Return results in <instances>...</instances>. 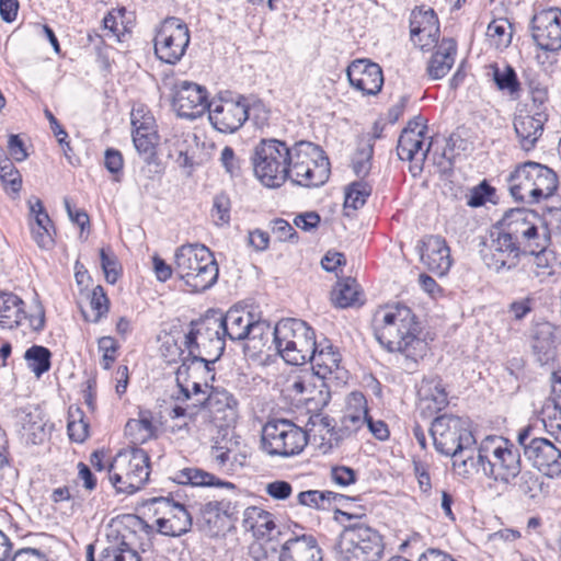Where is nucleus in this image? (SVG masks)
I'll list each match as a JSON object with an SVG mask.
<instances>
[{"label":"nucleus","mask_w":561,"mask_h":561,"mask_svg":"<svg viewBox=\"0 0 561 561\" xmlns=\"http://www.w3.org/2000/svg\"><path fill=\"white\" fill-rule=\"evenodd\" d=\"M374 332L383 348L403 357L405 370H414L428 351L427 342L421 336L422 327L405 305L394 304L377 309Z\"/></svg>","instance_id":"nucleus-1"},{"label":"nucleus","mask_w":561,"mask_h":561,"mask_svg":"<svg viewBox=\"0 0 561 561\" xmlns=\"http://www.w3.org/2000/svg\"><path fill=\"white\" fill-rule=\"evenodd\" d=\"M537 216V213L526 208L510 209L504 214L501 227L491 232L490 243L482 251L489 268L496 272L511 270L517 265L526 248L541 244L543 232L534 229Z\"/></svg>","instance_id":"nucleus-2"},{"label":"nucleus","mask_w":561,"mask_h":561,"mask_svg":"<svg viewBox=\"0 0 561 561\" xmlns=\"http://www.w3.org/2000/svg\"><path fill=\"white\" fill-rule=\"evenodd\" d=\"M185 345L192 356L191 363H183L179 367V379L190 370H205L210 373L209 364L219 359L225 351V334L221 324L211 317L199 322H193L190 332L185 335Z\"/></svg>","instance_id":"nucleus-3"},{"label":"nucleus","mask_w":561,"mask_h":561,"mask_svg":"<svg viewBox=\"0 0 561 561\" xmlns=\"http://www.w3.org/2000/svg\"><path fill=\"white\" fill-rule=\"evenodd\" d=\"M218 265L208 248L203 244H184L174 254V273L193 291L210 288L218 278Z\"/></svg>","instance_id":"nucleus-4"},{"label":"nucleus","mask_w":561,"mask_h":561,"mask_svg":"<svg viewBox=\"0 0 561 561\" xmlns=\"http://www.w3.org/2000/svg\"><path fill=\"white\" fill-rule=\"evenodd\" d=\"M557 187L558 176L554 171L533 161L516 167L508 178L511 195L525 204H537L549 198Z\"/></svg>","instance_id":"nucleus-5"},{"label":"nucleus","mask_w":561,"mask_h":561,"mask_svg":"<svg viewBox=\"0 0 561 561\" xmlns=\"http://www.w3.org/2000/svg\"><path fill=\"white\" fill-rule=\"evenodd\" d=\"M293 146L277 138H262L253 148L252 165L256 179L268 188L287 181Z\"/></svg>","instance_id":"nucleus-6"},{"label":"nucleus","mask_w":561,"mask_h":561,"mask_svg":"<svg viewBox=\"0 0 561 561\" xmlns=\"http://www.w3.org/2000/svg\"><path fill=\"white\" fill-rule=\"evenodd\" d=\"M274 343L278 354L290 365H304L308 362L316 345V334L307 322L299 319H283L273 330Z\"/></svg>","instance_id":"nucleus-7"},{"label":"nucleus","mask_w":561,"mask_h":561,"mask_svg":"<svg viewBox=\"0 0 561 561\" xmlns=\"http://www.w3.org/2000/svg\"><path fill=\"white\" fill-rule=\"evenodd\" d=\"M149 456L137 447L121 450L108 463V480L119 493L134 494L149 479Z\"/></svg>","instance_id":"nucleus-8"},{"label":"nucleus","mask_w":561,"mask_h":561,"mask_svg":"<svg viewBox=\"0 0 561 561\" xmlns=\"http://www.w3.org/2000/svg\"><path fill=\"white\" fill-rule=\"evenodd\" d=\"M288 163L287 180L297 185L319 186L329 178V160L323 157L320 147L312 142H295Z\"/></svg>","instance_id":"nucleus-9"},{"label":"nucleus","mask_w":561,"mask_h":561,"mask_svg":"<svg viewBox=\"0 0 561 561\" xmlns=\"http://www.w3.org/2000/svg\"><path fill=\"white\" fill-rule=\"evenodd\" d=\"M382 550L379 533L362 523L346 526L336 545L340 561H378Z\"/></svg>","instance_id":"nucleus-10"},{"label":"nucleus","mask_w":561,"mask_h":561,"mask_svg":"<svg viewBox=\"0 0 561 561\" xmlns=\"http://www.w3.org/2000/svg\"><path fill=\"white\" fill-rule=\"evenodd\" d=\"M482 451L488 455V478L510 484L522 472V457L517 446L502 436H488L482 440Z\"/></svg>","instance_id":"nucleus-11"},{"label":"nucleus","mask_w":561,"mask_h":561,"mask_svg":"<svg viewBox=\"0 0 561 561\" xmlns=\"http://www.w3.org/2000/svg\"><path fill=\"white\" fill-rule=\"evenodd\" d=\"M435 449L445 456H453L476 444L468 421L456 415L437 416L431 426Z\"/></svg>","instance_id":"nucleus-12"},{"label":"nucleus","mask_w":561,"mask_h":561,"mask_svg":"<svg viewBox=\"0 0 561 561\" xmlns=\"http://www.w3.org/2000/svg\"><path fill=\"white\" fill-rule=\"evenodd\" d=\"M307 445V434L287 420L268 421L262 431V448L268 455L289 457Z\"/></svg>","instance_id":"nucleus-13"},{"label":"nucleus","mask_w":561,"mask_h":561,"mask_svg":"<svg viewBox=\"0 0 561 561\" xmlns=\"http://www.w3.org/2000/svg\"><path fill=\"white\" fill-rule=\"evenodd\" d=\"M190 39L188 27L182 20L167 18L156 34L154 53L161 61L174 65L184 56Z\"/></svg>","instance_id":"nucleus-14"},{"label":"nucleus","mask_w":561,"mask_h":561,"mask_svg":"<svg viewBox=\"0 0 561 561\" xmlns=\"http://www.w3.org/2000/svg\"><path fill=\"white\" fill-rule=\"evenodd\" d=\"M208 118L216 130L233 134L250 118L249 101L243 95L213 100L208 108Z\"/></svg>","instance_id":"nucleus-15"},{"label":"nucleus","mask_w":561,"mask_h":561,"mask_svg":"<svg viewBox=\"0 0 561 561\" xmlns=\"http://www.w3.org/2000/svg\"><path fill=\"white\" fill-rule=\"evenodd\" d=\"M150 504L154 506V514L158 515L156 525L160 534L179 537L192 528L193 517L190 508H193V505L163 496L152 497Z\"/></svg>","instance_id":"nucleus-16"},{"label":"nucleus","mask_w":561,"mask_h":561,"mask_svg":"<svg viewBox=\"0 0 561 561\" xmlns=\"http://www.w3.org/2000/svg\"><path fill=\"white\" fill-rule=\"evenodd\" d=\"M432 141L426 136V126L419 119L410 121L402 130L397 146L401 160L410 161L413 175L420 173L430 152Z\"/></svg>","instance_id":"nucleus-17"},{"label":"nucleus","mask_w":561,"mask_h":561,"mask_svg":"<svg viewBox=\"0 0 561 561\" xmlns=\"http://www.w3.org/2000/svg\"><path fill=\"white\" fill-rule=\"evenodd\" d=\"M23 306L24 301L15 294L0 291V328L13 329L24 319L33 331H42L45 325V310L42 304L35 299L28 314Z\"/></svg>","instance_id":"nucleus-18"},{"label":"nucleus","mask_w":561,"mask_h":561,"mask_svg":"<svg viewBox=\"0 0 561 561\" xmlns=\"http://www.w3.org/2000/svg\"><path fill=\"white\" fill-rule=\"evenodd\" d=\"M210 106L208 92L204 85L192 81H179L173 88L172 107L178 116L195 119Z\"/></svg>","instance_id":"nucleus-19"},{"label":"nucleus","mask_w":561,"mask_h":561,"mask_svg":"<svg viewBox=\"0 0 561 561\" xmlns=\"http://www.w3.org/2000/svg\"><path fill=\"white\" fill-rule=\"evenodd\" d=\"M308 362L312 365V370L320 379H332L344 381L347 373L342 366V356L340 351L328 340L316 342Z\"/></svg>","instance_id":"nucleus-20"},{"label":"nucleus","mask_w":561,"mask_h":561,"mask_svg":"<svg viewBox=\"0 0 561 561\" xmlns=\"http://www.w3.org/2000/svg\"><path fill=\"white\" fill-rule=\"evenodd\" d=\"M533 38L549 51L561 49V10L551 8L536 13L531 20Z\"/></svg>","instance_id":"nucleus-21"},{"label":"nucleus","mask_w":561,"mask_h":561,"mask_svg":"<svg viewBox=\"0 0 561 561\" xmlns=\"http://www.w3.org/2000/svg\"><path fill=\"white\" fill-rule=\"evenodd\" d=\"M525 456L549 478L561 474V450L547 438L536 437L525 446Z\"/></svg>","instance_id":"nucleus-22"},{"label":"nucleus","mask_w":561,"mask_h":561,"mask_svg":"<svg viewBox=\"0 0 561 561\" xmlns=\"http://www.w3.org/2000/svg\"><path fill=\"white\" fill-rule=\"evenodd\" d=\"M346 75L351 85L364 95H375L383 84L381 67L367 59H356L347 67Z\"/></svg>","instance_id":"nucleus-23"},{"label":"nucleus","mask_w":561,"mask_h":561,"mask_svg":"<svg viewBox=\"0 0 561 561\" xmlns=\"http://www.w3.org/2000/svg\"><path fill=\"white\" fill-rule=\"evenodd\" d=\"M411 41L422 50H428L438 42L439 24L433 9L413 10L410 19Z\"/></svg>","instance_id":"nucleus-24"},{"label":"nucleus","mask_w":561,"mask_h":561,"mask_svg":"<svg viewBox=\"0 0 561 561\" xmlns=\"http://www.w3.org/2000/svg\"><path fill=\"white\" fill-rule=\"evenodd\" d=\"M534 225V229L538 232H543V239L541 244L530 245L526 248L525 254L533 255V267L531 272L536 277L539 278L540 282L545 280L547 277L551 276L554 273V255L551 251L548 250V247L551 241L550 230L545 219L537 216Z\"/></svg>","instance_id":"nucleus-25"},{"label":"nucleus","mask_w":561,"mask_h":561,"mask_svg":"<svg viewBox=\"0 0 561 561\" xmlns=\"http://www.w3.org/2000/svg\"><path fill=\"white\" fill-rule=\"evenodd\" d=\"M421 261L427 268L439 276L451 267L450 250L446 240L439 236H427L421 241Z\"/></svg>","instance_id":"nucleus-26"},{"label":"nucleus","mask_w":561,"mask_h":561,"mask_svg":"<svg viewBox=\"0 0 561 561\" xmlns=\"http://www.w3.org/2000/svg\"><path fill=\"white\" fill-rule=\"evenodd\" d=\"M205 405L216 420L224 421L228 425L236 421L238 413V400L224 388L213 387L206 398H198L194 408Z\"/></svg>","instance_id":"nucleus-27"},{"label":"nucleus","mask_w":561,"mask_h":561,"mask_svg":"<svg viewBox=\"0 0 561 561\" xmlns=\"http://www.w3.org/2000/svg\"><path fill=\"white\" fill-rule=\"evenodd\" d=\"M322 550L312 535L287 539L280 549L279 561H322Z\"/></svg>","instance_id":"nucleus-28"},{"label":"nucleus","mask_w":561,"mask_h":561,"mask_svg":"<svg viewBox=\"0 0 561 561\" xmlns=\"http://www.w3.org/2000/svg\"><path fill=\"white\" fill-rule=\"evenodd\" d=\"M448 396L443 381L438 377L423 378L417 388V407L424 414L432 415L444 409Z\"/></svg>","instance_id":"nucleus-29"},{"label":"nucleus","mask_w":561,"mask_h":561,"mask_svg":"<svg viewBox=\"0 0 561 561\" xmlns=\"http://www.w3.org/2000/svg\"><path fill=\"white\" fill-rule=\"evenodd\" d=\"M230 508L229 501H210L201 506L197 525L208 536H217L228 526Z\"/></svg>","instance_id":"nucleus-30"},{"label":"nucleus","mask_w":561,"mask_h":561,"mask_svg":"<svg viewBox=\"0 0 561 561\" xmlns=\"http://www.w3.org/2000/svg\"><path fill=\"white\" fill-rule=\"evenodd\" d=\"M368 416L367 401L364 394L352 392L346 399V407L341 419L342 436L355 434L364 428Z\"/></svg>","instance_id":"nucleus-31"},{"label":"nucleus","mask_w":561,"mask_h":561,"mask_svg":"<svg viewBox=\"0 0 561 561\" xmlns=\"http://www.w3.org/2000/svg\"><path fill=\"white\" fill-rule=\"evenodd\" d=\"M455 472L462 478H470L474 473H482L488 478V455L482 451V443L478 448L470 447L450 456Z\"/></svg>","instance_id":"nucleus-32"},{"label":"nucleus","mask_w":561,"mask_h":561,"mask_svg":"<svg viewBox=\"0 0 561 561\" xmlns=\"http://www.w3.org/2000/svg\"><path fill=\"white\" fill-rule=\"evenodd\" d=\"M546 117L541 113L530 115L528 113H519L514 119V129L519 139L523 150H531L543 130Z\"/></svg>","instance_id":"nucleus-33"},{"label":"nucleus","mask_w":561,"mask_h":561,"mask_svg":"<svg viewBox=\"0 0 561 561\" xmlns=\"http://www.w3.org/2000/svg\"><path fill=\"white\" fill-rule=\"evenodd\" d=\"M253 314L242 308H230L224 317L216 318L221 324L222 334L231 341H241L249 336Z\"/></svg>","instance_id":"nucleus-34"},{"label":"nucleus","mask_w":561,"mask_h":561,"mask_svg":"<svg viewBox=\"0 0 561 561\" xmlns=\"http://www.w3.org/2000/svg\"><path fill=\"white\" fill-rule=\"evenodd\" d=\"M434 47L436 50L428 62L427 72L433 80H438L445 77L454 66L457 44L453 38H444Z\"/></svg>","instance_id":"nucleus-35"},{"label":"nucleus","mask_w":561,"mask_h":561,"mask_svg":"<svg viewBox=\"0 0 561 561\" xmlns=\"http://www.w3.org/2000/svg\"><path fill=\"white\" fill-rule=\"evenodd\" d=\"M171 479L173 482L183 485L219 486L227 488L229 490L234 489V484H232L231 482L222 481L216 478L214 474L197 467H185L183 469H180L173 473Z\"/></svg>","instance_id":"nucleus-36"},{"label":"nucleus","mask_w":561,"mask_h":561,"mask_svg":"<svg viewBox=\"0 0 561 561\" xmlns=\"http://www.w3.org/2000/svg\"><path fill=\"white\" fill-rule=\"evenodd\" d=\"M531 347L540 363L552 359L557 347L556 328L549 322L538 323L534 329Z\"/></svg>","instance_id":"nucleus-37"},{"label":"nucleus","mask_w":561,"mask_h":561,"mask_svg":"<svg viewBox=\"0 0 561 561\" xmlns=\"http://www.w3.org/2000/svg\"><path fill=\"white\" fill-rule=\"evenodd\" d=\"M99 561H141V558L125 536L111 534L107 535V545L103 548Z\"/></svg>","instance_id":"nucleus-38"},{"label":"nucleus","mask_w":561,"mask_h":561,"mask_svg":"<svg viewBox=\"0 0 561 561\" xmlns=\"http://www.w3.org/2000/svg\"><path fill=\"white\" fill-rule=\"evenodd\" d=\"M242 525L257 538H264L275 528L273 515L257 506H249L243 512Z\"/></svg>","instance_id":"nucleus-39"},{"label":"nucleus","mask_w":561,"mask_h":561,"mask_svg":"<svg viewBox=\"0 0 561 561\" xmlns=\"http://www.w3.org/2000/svg\"><path fill=\"white\" fill-rule=\"evenodd\" d=\"M21 424L22 435L27 443L37 445L47 438L46 422L38 409L24 410Z\"/></svg>","instance_id":"nucleus-40"},{"label":"nucleus","mask_w":561,"mask_h":561,"mask_svg":"<svg viewBox=\"0 0 561 561\" xmlns=\"http://www.w3.org/2000/svg\"><path fill=\"white\" fill-rule=\"evenodd\" d=\"M170 156H178L175 161L181 168H190L194 163L193 146H196L197 136L192 133L175 134L172 139L169 140Z\"/></svg>","instance_id":"nucleus-41"},{"label":"nucleus","mask_w":561,"mask_h":561,"mask_svg":"<svg viewBox=\"0 0 561 561\" xmlns=\"http://www.w3.org/2000/svg\"><path fill=\"white\" fill-rule=\"evenodd\" d=\"M27 368L37 377L50 369L51 352L42 345H32L24 353Z\"/></svg>","instance_id":"nucleus-42"},{"label":"nucleus","mask_w":561,"mask_h":561,"mask_svg":"<svg viewBox=\"0 0 561 561\" xmlns=\"http://www.w3.org/2000/svg\"><path fill=\"white\" fill-rule=\"evenodd\" d=\"M343 499V495L332 491L308 490L297 495V503L314 510H328L332 502Z\"/></svg>","instance_id":"nucleus-43"},{"label":"nucleus","mask_w":561,"mask_h":561,"mask_svg":"<svg viewBox=\"0 0 561 561\" xmlns=\"http://www.w3.org/2000/svg\"><path fill=\"white\" fill-rule=\"evenodd\" d=\"M486 36L495 49L502 50L508 47L512 42V26L506 19L493 20L488 25Z\"/></svg>","instance_id":"nucleus-44"},{"label":"nucleus","mask_w":561,"mask_h":561,"mask_svg":"<svg viewBox=\"0 0 561 561\" xmlns=\"http://www.w3.org/2000/svg\"><path fill=\"white\" fill-rule=\"evenodd\" d=\"M68 435L76 443H83L89 435V423L84 420L83 411L78 407H70L68 411Z\"/></svg>","instance_id":"nucleus-45"},{"label":"nucleus","mask_w":561,"mask_h":561,"mask_svg":"<svg viewBox=\"0 0 561 561\" xmlns=\"http://www.w3.org/2000/svg\"><path fill=\"white\" fill-rule=\"evenodd\" d=\"M108 311V299L101 286L93 288L90 295L89 310L83 311L84 319L96 323Z\"/></svg>","instance_id":"nucleus-46"},{"label":"nucleus","mask_w":561,"mask_h":561,"mask_svg":"<svg viewBox=\"0 0 561 561\" xmlns=\"http://www.w3.org/2000/svg\"><path fill=\"white\" fill-rule=\"evenodd\" d=\"M125 433L134 444H144L154 434V426L150 419L141 416L138 420H129L125 426Z\"/></svg>","instance_id":"nucleus-47"},{"label":"nucleus","mask_w":561,"mask_h":561,"mask_svg":"<svg viewBox=\"0 0 561 561\" xmlns=\"http://www.w3.org/2000/svg\"><path fill=\"white\" fill-rule=\"evenodd\" d=\"M199 373H203L206 375L209 374L205 370H197V371L190 370L188 375L183 374L179 380V371L176 373L178 383L181 388V392L183 393V396L186 400L191 399L192 393L196 397L195 400H197L198 398L207 397L206 391H205V389L208 387L207 383L205 382L204 385H202L199 381H197L195 379L196 375ZM196 401H194V403Z\"/></svg>","instance_id":"nucleus-48"},{"label":"nucleus","mask_w":561,"mask_h":561,"mask_svg":"<svg viewBox=\"0 0 561 561\" xmlns=\"http://www.w3.org/2000/svg\"><path fill=\"white\" fill-rule=\"evenodd\" d=\"M370 194L371 186L367 182H353L346 190L344 208L357 210L365 205L366 199Z\"/></svg>","instance_id":"nucleus-49"},{"label":"nucleus","mask_w":561,"mask_h":561,"mask_svg":"<svg viewBox=\"0 0 561 561\" xmlns=\"http://www.w3.org/2000/svg\"><path fill=\"white\" fill-rule=\"evenodd\" d=\"M518 491L529 499H536L542 493L543 482L534 471H522L516 478Z\"/></svg>","instance_id":"nucleus-50"},{"label":"nucleus","mask_w":561,"mask_h":561,"mask_svg":"<svg viewBox=\"0 0 561 561\" xmlns=\"http://www.w3.org/2000/svg\"><path fill=\"white\" fill-rule=\"evenodd\" d=\"M491 68L493 80L500 90H506L512 95L519 91V83L516 72L511 66H504L501 69L494 65Z\"/></svg>","instance_id":"nucleus-51"},{"label":"nucleus","mask_w":561,"mask_h":561,"mask_svg":"<svg viewBox=\"0 0 561 561\" xmlns=\"http://www.w3.org/2000/svg\"><path fill=\"white\" fill-rule=\"evenodd\" d=\"M358 290L354 279L347 278L339 283L332 291V300L340 308H347L357 300Z\"/></svg>","instance_id":"nucleus-52"},{"label":"nucleus","mask_w":561,"mask_h":561,"mask_svg":"<svg viewBox=\"0 0 561 561\" xmlns=\"http://www.w3.org/2000/svg\"><path fill=\"white\" fill-rule=\"evenodd\" d=\"M373 154L374 147L371 144H363L357 148L352 160V167L358 178L363 179L369 173Z\"/></svg>","instance_id":"nucleus-53"},{"label":"nucleus","mask_w":561,"mask_h":561,"mask_svg":"<svg viewBox=\"0 0 561 561\" xmlns=\"http://www.w3.org/2000/svg\"><path fill=\"white\" fill-rule=\"evenodd\" d=\"M0 179L5 188L9 187L13 194L20 192L22 186L21 174L10 159L3 160V165L0 167Z\"/></svg>","instance_id":"nucleus-54"},{"label":"nucleus","mask_w":561,"mask_h":561,"mask_svg":"<svg viewBox=\"0 0 561 561\" xmlns=\"http://www.w3.org/2000/svg\"><path fill=\"white\" fill-rule=\"evenodd\" d=\"M219 161L221 167L231 178L241 175L243 160L236 154L231 147L226 146L222 148Z\"/></svg>","instance_id":"nucleus-55"},{"label":"nucleus","mask_w":561,"mask_h":561,"mask_svg":"<svg viewBox=\"0 0 561 561\" xmlns=\"http://www.w3.org/2000/svg\"><path fill=\"white\" fill-rule=\"evenodd\" d=\"M99 351L102 353V366L108 369L116 359L118 344L112 336H103L98 342Z\"/></svg>","instance_id":"nucleus-56"},{"label":"nucleus","mask_w":561,"mask_h":561,"mask_svg":"<svg viewBox=\"0 0 561 561\" xmlns=\"http://www.w3.org/2000/svg\"><path fill=\"white\" fill-rule=\"evenodd\" d=\"M211 217L216 225H226L230 220V201L224 195H217L214 198Z\"/></svg>","instance_id":"nucleus-57"},{"label":"nucleus","mask_w":561,"mask_h":561,"mask_svg":"<svg viewBox=\"0 0 561 561\" xmlns=\"http://www.w3.org/2000/svg\"><path fill=\"white\" fill-rule=\"evenodd\" d=\"M158 136L133 134V142L136 150L139 154L144 156L147 161L154 156Z\"/></svg>","instance_id":"nucleus-58"},{"label":"nucleus","mask_w":561,"mask_h":561,"mask_svg":"<svg viewBox=\"0 0 561 561\" xmlns=\"http://www.w3.org/2000/svg\"><path fill=\"white\" fill-rule=\"evenodd\" d=\"M101 266L105 275V279L110 284H115L118 276V263L112 253L105 249L100 250Z\"/></svg>","instance_id":"nucleus-59"},{"label":"nucleus","mask_w":561,"mask_h":561,"mask_svg":"<svg viewBox=\"0 0 561 561\" xmlns=\"http://www.w3.org/2000/svg\"><path fill=\"white\" fill-rule=\"evenodd\" d=\"M494 188L491 187L485 181L474 186L469 195L467 204L470 207H480L493 195Z\"/></svg>","instance_id":"nucleus-60"},{"label":"nucleus","mask_w":561,"mask_h":561,"mask_svg":"<svg viewBox=\"0 0 561 561\" xmlns=\"http://www.w3.org/2000/svg\"><path fill=\"white\" fill-rule=\"evenodd\" d=\"M265 492L274 500L284 501L291 495L293 488L287 481L276 480L266 484Z\"/></svg>","instance_id":"nucleus-61"},{"label":"nucleus","mask_w":561,"mask_h":561,"mask_svg":"<svg viewBox=\"0 0 561 561\" xmlns=\"http://www.w3.org/2000/svg\"><path fill=\"white\" fill-rule=\"evenodd\" d=\"M332 481L340 486H348L356 481V472L346 466H336L331 469Z\"/></svg>","instance_id":"nucleus-62"},{"label":"nucleus","mask_w":561,"mask_h":561,"mask_svg":"<svg viewBox=\"0 0 561 561\" xmlns=\"http://www.w3.org/2000/svg\"><path fill=\"white\" fill-rule=\"evenodd\" d=\"M534 299L530 297L522 298L510 304L508 312L514 320L524 319L533 310Z\"/></svg>","instance_id":"nucleus-63"},{"label":"nucleus","mask_w":561,"mask_h":561,"mask_svg":"<svg viewBox=\"0 0 561 561\" xmlns=\"http://www.w3.org/2000/svg\"><path fill=\"white\" fill-rule=\"evenodd\" d=\"M131 125L135 128L156 126L154 117L142 105L133 107L130 113Z\"/></svg>","instance_id":"nucleus-64"}]
</instances>
